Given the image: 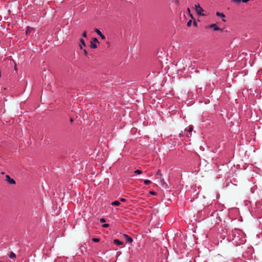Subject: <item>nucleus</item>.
Masks as SVG:
<instances>
[{
    "mask_svg": "<svg viewBox=\"0 0 262 262\" xmlns=\"http://www.w3.org/2000/svg\"><path fill=\"white\" fill-rule=\"evenodd\" d=\"M194 9L196 13L198 15L200 16H204L205 14L203 13L204 12L203 9L200 6V5L198 4L195 5Z\"/></svg>",
    "mask_w": 262,
    "mask_h": 262,
    "instance_id": "1",
    "label": "nucleus"
},
{
    "mask_svg": "<svg viewBox=\"0 0 262 262\" xmlns=\"http://www.w3.org/2000/svg\"><path fill=\"white\" fill-rule=\"evenodd\" d=\"M97 43H98V40L97 38H94L91 41V48L92 49H96L97 48Z\"/></svg>",
    "mask_w": 262,
    "mask_h": 262,
    "instance_id": "2",
    "label": "nucleus"
},
{
    "mask_svg": "<svg viewBox=\"0 0 262 262\" xmlns=\"http://www.w3.org/2000/svg\"><path fill=\"white\" fill-rule=\"evenodd\" d=\"M209 28H212L214 31H220L221 32L223 31V29H221L220 28L217 27V26L215 24H211L209 26Z\"/></svg>",
    "mask_w": 262,
    "mask_h": 262,
    "instance_id": "3",
    "label": "nucleus"
},
{
    "mask_svg": "<svg viewBox=\"0 0 262 262\" xmlns=\"http://www.w3.org/2000/svg\"><path fill=\"white\" fill-rule=\"evenodd\" d=\"M6 180L9 184H15V181H14V180L13 179H11L9 175H7L6 176Z\"/></svg>",
    "mask_w": 262,
    "mask_h": 262,
    "instance_id": "4",
    "label": "nucleus"
},
{
    "mask_svg": "<svg viewBox=\"0 0 262 262\" xmlns=\"http://www.w3.org/2000/svg\"><path fill=\"white\" fill-rule=\"evenodd\" d=\"M95 32L101 37V38L102 40L105 39V37L104 35H103V34L101 33V32L98 29H96L95 30Z\"/></svg>",
    "mask_w": 262,
    "mask_h": 262,
    "instance_id": "5",
    "label": "nucleus"
},
{
    "mask_svg": "<svg viewBox=\"0 0 262 262\" xmlns=\"http://www.w3.org/2000/svg\"><path fill=\"white\" fill-rule=\"evenodd\" d=\"M123 236L125 237L127 243H130L133 242V238L131 237H130L129 236H128V235H127L126 234H124Z\"/></svg>",
    "mask_w": 262,
    "mask_h": 262,
    "instance_id": "6",
    "label": "nucleus"
},
{
    "mask_svg": "<svg viewBox=\"0 0 262 262\" xmlns=\"http://www.w3.org/2000/svg\"><path fill=\"white\" fill-rule=\"evenodd\" d=\"M231 1L233 3H237V4H239V3H242V2H243L244 3H246L248 1H249L250 0H231Z\"/></svg>",
    "mask_w": 262,
    "mask_h": 262,
    "instance_id": "7",
    "label": "nucleus"
},
{
    "mask_svg": "<svg viewBox=\"0 0 262 262\" xmlns=\"http://www.w3.org/2000/svg\"><path fill=\"white\" fill-rule=\"evenodd\" d=\"M83 47H85V41L83 39H80L79 43V47L80 49H82Z\"/></svg>",
    "mask_w": 262,
    "mask_h": 262,
    "instance_id": "8",
    "label": "nucleus"
},
{
    "mask_svg": "<svg viewBox=\"0 0 262 262\" xmlns=\"http://www.w3.org/2000/svg\"><path fill=\"white\" fill-rule=\"evenodd\" d=\"M114 243L115 244H116V245H118V246H120L123 244V243L118 239H114Z\"/></svg>",
    "mask_w": 262,
    "mask_h": 262,
    "instance_id": "9",
    "label": "nucleus"
},
{
    "mask_svg": "<svg viewBox=\"0 0 262 262\" xmlns=\"http://www.w3.org/2000/svg\"><path fill=\"white\" fill-rule=\"evenodd\" d=\"M216 15L217 16L221 17L222 18H224L225 17V14L223 13L220 12H217L216 13Z\"/></svg>",
    "mask_w": 262,
    "mask_h": 262,
    "instance_id": "10",
    "label": "nucleus"
},
{
    "mask_svg": "<svg viewBox=\"0 0 262 262\" xmlns=\"http://www.w3.org/2000/svg\"><path fill=\"white\" fill-rule=\"evenodd\" d=\"M112 205L113 206H119L120 204V203L119 201H115L111 203Z\"/></svg>",
    "mask_w": 262,
    "mask_h": 262,
    "instance_id": "11",
    "label": "nucleus"
},
{
    "mask_svg": "<svg viewBox=\"0 0 262 262\" xmlns=\"http://www.w3.org/2000/svg\"><path fill=\"white\" fill-rule=\"evenodd\" d=\"M170 1L171 2V3H174L177 6L179 5V4H180L179 0H170Z\"/></svg>",
    "mask_w": 262,
    "mask_h": 262,
    "instance_id": "12",
    "label": "nucleus"
},
{
    "mask_svg": "<svg viewBox=\"0 0 262 262\" xmlns=\"http://www.w3.org/2000/svg\"><path fill=\"white\" fill-rule=\"evenodd\" d=\"M157 179H158L159 177H161L162 176V174L160 172V170L159 169L157 172Z\"/></svg>",
    "mask_w": 262,
    "mask_h": 262,
    "instance_id": "13",
    "label": "nucleus"
},
{
    "mask_svg": "<svg viewBox=\"0 0 262 262\" xmlns=\"http://www.w3.org/2000/svg\"><path fill=\"white\" fill-rule=\"evenodd\" d=\"M15 257V254L13 252H11L10 255H9V257L10 258H13Z\"/></svg>",
    "mask_w": 262,
    "mask_h": 262,
    "instance_id": "14",
    "label": "nucleus"
},
{
    "mask_svg": "<svg viewBox=\"0 0 262 262\" xmlns=\"http://www.w3.org/2000/svg\"><path fill=\"white\" fill-rule=\"evenodd\" d=\"M31 29H31V28H30V27H27V28H26V34H27L29 33L30 32V31H31Z\"/></svg>",
    "mask_w": 262,
    "mask_h": 262,
    "instance_id": "15",
    "label": "nucleus"
},
{
    "mask_svg": "<svg viewBox=\"0 0 262 262\" xmlns=\"http://www.w3.org/2000/svg\"><path fill=\"white\" fill-rule=\"evenodd\" d=\"M144 182L146 185L149 184L151 183V181L149 180H145Z\"/></svg>",
    "mask_w": 262,
    "mask_h": 262,
    "instance_id": "16",
    "label": "nucleus"
},
{
    "mask_svg": "<svg viewBox=\"0 0 262 262\" xmlns=\"http://www.w3.org/2000/svg\"><path fill=\"white\" fill-rule=\"evenodd\" d=\"M192 130H193V127L192 126H189L187 131L189 133H191L192 132Z\"/></svg>",
    "mask_w": 262,
    "mask_h": 262,
    "instance_id": "17",
    "label": "nucleus"
},
{
    "mask_svg": "<svg viewBox=\"0 0 262 262\" xmlns=\"http://www.w3.org/2000/svg\"><path fill=\"white\" fill-rule=\"evenodd\" d=\"M134 172L136 174H139L142 173V171L141 170L137 169V170H136Z\"/></svg>",
    "mask_w": 262,
    "mask_h": 262,
    "instance_id": "18",
    "label": "nucleus"
},
{
    "mask_svg": "<svg viewBox=\"0 0 262 262\" xmlns=\"http://www.w3.org/2000/svg\"><path fill=\"white\" fill-rule=\"evenodd\" d=\"M92 241L94 242L97 243L100 241V239L98 238H92Z\"/></svg>",
    "mask_w": 262,
    "mask_h": 262,
    "instance_id": "19",
    "label": "nucleus"
},
{
    "mask_svg": "<svg viewBox=\"0 0 262 262\" xmlns=\"http://www.w3.org/2000/svg\"><path fill=\"white\" fill-rule=\"evenodd\" d=\"M191 23H192L191 20H189L187 22V26L188 27H190V26H191Z\"/></svg>",
    "mask_w": 262,
    "mask_h": 262,
    "instance_id": "20",
    "label": "nucleus"
},
{
    "mask_svg": "<svg viewBox=\"0 0 262 262\" xmlns=\"http://www.w3.org/2000/svg\"><path fill=\"white\" fill-rule=\"evenodd\" d=\"M187 12L189 14V15L191 16V17H192V15L190 13V10L189 8L187 9Z\"/></svg>",
    "mask_w": 262,
    "mask_h": 262,
    "instance_id": "21",
    "label": "nucleus"
},
{
    "mask_svg": "<svg viewBox=\"0 0 262 262\" xmlns=\"http://www.w3.org/2000/svg\"><path fill=\"white\" fill-rule=\"evenodd\" d=\"M82 36H83V37H86V31H84L83 32V33H82Z\"/></svg>",
    "mask_w": 262,
    "mask_h": 262,
    "instance_id": "22",
    "label": "nucleus"
},
{
    "mask_svg": "<svg viewBox=\"0 0 262 262\" xmlns=\"http://www.w3.org/2000/svg\"><path fill=\"white\" fill-rule=\"evenodd\" d=\"M83 53L84 54L87 56H88V53H87V51L85 50V49H83Z\"/></svg>",
    "mask_w": 262,
    "mask_h": 262,
    "instance_id": "23",
    "label": "nucleus"
},
{
    "mask_svg": "<svg viewBox=\"0 0 262 262\" xmlns=\"http://www.w3.org/2000/svg\"><path fill=\"white\" fill-rule=\"evenodd\" d=\"M108 226V225L107 224H105L102 225V227H104V228L107 227Z\"/></svg>",
    "mask_w": 262,
    "mask_h": 262,
    "instance_id": "24",
    "label": "nucleus"
},
{
    "mask_svg": "<svg viewBox=\"0 0 262 262\" xmlns=\"http://www.w3.org/2000/svg\"><path fill=\"white\" fill-rule=\"evenodd\" d=\"M100 222H101V223H103V222H105V220H104V219H100Z\"/></svg>",
    "mask_w": 262,
    "mask_h": 262,
    "instance_id": "25",
    "label": "nucleus"
},
{
    "mask_svg": "<svg viewBox=\"0 0 262 262\" xmlns=\"http://www.w3.org/2000/svg\"><path fill=\"white\" fill-rule=\"evenodd\" d=\"M120 201H122V202H124V201H125V199H124V198H121Z\"/></svg>",
    "mask_w": 262,
    "mask_h": 262,
    "instance_id": "26",
    "label": "nucleus"
},
{
    "mask_svg": "<svg viewBox=\"0 0 262 262\" xmlns=\"http://www.w3.org/2000/svg\"><path fill=\"white\" fill-rule=\"evenodd\" d=\"M150 193L151 194H155V192L154 191H150Z\"/></svg>",
    "mask_w": 262,
    "mask_h": 262,
    "instance_id": "27",
    "label": "nucleus"
},
{
    "mask_svg": "<svg viewBox=\"0 0 262 262\" xmlns=\"http://www.w3.org/2000/svg\"><path fill=\"white\" fill-rule=\"evenodd\" d=\"M70 122H73V119H72V118H71V119H70Z\"/></svg>",
    "mask_w": 262,
    "mask_h": 262,
    "instance_id": "28",
    "label": "nucleus"
},
{
    "mask_svg": "<svg viewBox=\"0 0 262 262\" xmlns=\"http://www.w3.org/2000/svg\"><path fill=\"white\" fill-rule=\"evenodd\" d=\"M222 21H223V22H225L226 20L225 19H222Z\"/></svg>",
    "mask_w": 262,
    "mask_h": 262,
    "instance_id": "29",
    "label": "nucleus"
},
{
    "mask_svg": "<svg viewBox=\"0 0 262 262\" xmlns=\"http://www.w3.org/2000/svg\"><path fill=\"white\" fill-rule=\"evenodd\" d=\"M161 181H162V182H163V183H164V184H165V183L164 182V179H162V180H161Z\"/></svg>",
    "mask_w": 262,
    "mask_h": 262,
    "instance_id": "30",
    "label": "nucleus"
}]
</instances>
